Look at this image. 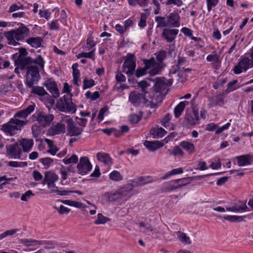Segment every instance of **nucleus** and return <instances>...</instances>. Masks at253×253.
Masks as SVG:
<instances>
[{"label":"nucleus","mask_w":253,"mask_h":253,"mask_svg":"<svg viewBox=\"0 0 253 253\" xmlns=\"http://www.w3.org/2000/svg\"><path fill=\"white\" fill-rule=\"evenodd\" d=\"M27 54L28 52L25 48H19V55L18 56L17 54H15L12 55V58L15 61V65H18L21 70L25 69L27 66L32 64L38 65L42 69L44 68V61L41 55H38L35 59L31 57H22Z\"/></svg>","instance_id":"nucleus-1"},{"label":"nucleus","mask_w":253,"mask_h":253,"mask_svg":"<svg viewBox=\"0 0 253 253\" xmlns=\"http://www.w3.org/2000/svg\"><path fill=\"white\" fill-rule=\"evenodd\" d=\"M129 101L134 106L150 107L151 108H155L158 105V102L152 100L151 95H146L145 94L140 93L135 91H131L128 96Z\"/></svg>","instance_id":"nucleus-2"},{"label":"nucleus","mask_w":253,"mask_h":253,"mask_svg":"<svg viewBox=\"0 0 253 253\" xmlns=\"http://www.w3.org/2000/svg\"><path fill=\"white\" fill-rule=\"evenodd\" d=\"M143 63L145 65L144 68H138L135 71V76L137 78L143 76L147 73L150 76H155L159 73L161 71V65L157 64L154 58L149 60H144Z\"/></svg>","instance_id":"nucleus-3"},{"label":"nucleus","mask_w":253,"mask_h":253,"mask_svg":"<svg viewBox=\"0 0 253 253\" xmlns=\"http://www.w3.org/2000/svg\"><path fill=\"white\" fill-rule=\"evenodd\" d=\"M29 30L25 26L19 27L15 30H11L5 32L4 35L8 41V44L17 46L20 45V43L16 42L17 41L23 40L26 37L29 35Z\"/></svg>","instance_id":"nucleus-4"},{"label":"nucleus","mask_w":253,"mask_h":253,"mask_svg":"<svg viewBox=\"0 0 253 253\" xmlns=\"http://www.w3.org/2000/svg\"><path fill=\"white\" fill-rule=\"evenodd\" d=\"M72 96L71 94L64 95L57 100L56 106L59 111L71 114L76 112L77 107L72 102Z\"/></svg>","instance_id":"nucleus-5"},{"label":"nucleus","mask_w":253,"mask_h":253,"mask_svg":"<svg viewBox=\"0 0 253 253\" xmlns=\"http://www.w3.org/2000/svg\"><path fill=\"white\" fill-rule=\"evenodd\" d=\"M253 67V47L250 51L241 57V60L234 68V73L239 74L244 70L246 71L248 69Z\"/></svg>","instance_id":"nucleus-6"},{"label":"nucleus","mask_w":253,"mask_h":253,"mask_svg":"<svg viewBox=\"0 0 253 253\" xmlns=\"http://www.w3.org/2000/svg\"><path fill=\"white\" fill-rule=\"evenodd\" d=\"M28 121L20 120L18 119H12L7 124L2 126L1 129L5 133L12 135L15 133V130H21V127L26 125Z\"/></svg>","instance_id":"nucleus-7"},{"label":"nucleus","mask_w":253,"mask_h":253,"mask_svg":"<svg viewBox=\"0 0 253 253\" xmlns=\"http://www.w3.org/2000/svg\"><path fill=\"white\" fill-rule=\"evenodd\" d=\"M30 64L26 66L25 69H27L26 84L28 87H32L34 84H36L39 80L40 79V75L39 74V68L42 69L40 66L37 65H33Z\"/></svg>","instance_id":"nucleus-8"},{"label":"nucleus","mask_w":253,"mask_h":253,"mask_svg":"<svg viewBox=\"0 0 253 253\" xmlns=\"http://www.w3.org/2000/svg\"><path fill=\"white\" fill-rule=\"evenodd\" d=\"M168 85L164 81H157L154 86V91L155 92H153V94H151L152 100L157 101L158 104L160 103L164 96L168 93Z\"/></svg>","instance_id":"nucleus-9"},{"label":"nucleus","mask_w":253,"mask_h":253,"mask_svg":"<svg viewBox=\"0 0 253 253\" xmlns=\"http://www.w3.org/2000/svg\"><path fill=\"white\" fill-rule=\"evenodd\" d=\"M104 197L109 202L126 201L130 197L129 191L124 188H121L114 192H106L104 193Z\"/></svg>","instance_id":"nucleus-10"},{"label":"nucleus","mask_w":253,"mask_h":253,"mask_svg":"<svg viewBox=\"0 0 253 253\" xmlns=\"http://www.w3.org/2000/svg\"><path fill=\"white\" fill-rule=\"evenodd\" d=\"M68 118L67 115L61 117L59 122L53 123L48 130V133L51 135H55L59 134L64 133L66 131V122H64Z\"/></svg>","instance_id":"nucleus-11"},{"label":"nucleus","mask_w":253,"mask_h":253,"mask_svg":"<svg viewBox=\"0 0 253 253\" xmlns=\"http://www.w3.org/2000/svg\"><path fill=\"white\" fill-rule=\"evenodd\" d=\"M122 67L123 71L128 76L133 75L136 67L134 56L133 54H127Z\"/></svg>","instance_id":"nucleus-12"},{"label":"nucleus","mask_w":253,"mask_h":253,"mask_svg":"<svg viewBox=\"0 0 253 253\" xmlns=\"http://www.w3.org/2000/svg\"><path fill=\"white\" fill-rule=\"evenodd\" d=\"M64 122H65V121ZM65 122L67 125V135L70 136H77L81 134L83 131V128L78 126L70 116H68V118L65 120Z\"/></svg>","instance_id":"nucleus-13"},{"label":"nucleus","mask_w":253,"mask_h":253,"mask_svg":"<svg viewBox=\"0 0 253 253\" xmlns=\"http://www.w3.org/2000/svg\"><path fill=\"white\" fill-rule=\"evenodd\" d=\"M52 114L46 113L43 111L36 112V121L42 127L48 126L54 119Z\"/></svg>","instance_id":"nucleus-14"},{"label":"nucleus","mask_w":253,"mask_h":253,"mask_svg":"<svg viewBox=\"0 0 253 253\" xmlns=\"http://www.w3.org/2000/svg\"><path fill=\"white\" fill-rule=\"evenodd\" d=\"M78 172L79 174L84 175L87 174L92 169V165L88 158L86 157H81L77 165Z\"/></svg>","instance_id":"nucleus-15"},{"label":"nucleus","mask_w":253,"mask_h":253,"mask_svg":"<svg viewBox=\"0 0 253 253\" xmlns=\"http://www.w3.org/2000/svg\"><path fill=\"white\" fill-rule=\"evenodd\" d=\"M6 149L7 156L16 159H20L22 150L18 143L7 145Z\"/></svg>","instance_id":"nucleus-16"},{"label":"nucleus","mask_w":253,"mask_h":253,"mask_svg":"<svg viewBox=\"0 0 253 253\" xmlns=\"http://www.w3.org/2000/svg\"><path fill=\"white\" fill-rule=\"evenodd\" d=\"M199 113L196 110H194L191 113H186L184 117V122L187 126H193L198 124Z\"/></svg>","instance_id":"nucleus-17"},{"label":"nucleus","mask_w":253,"mask_h":253,"mask_svg":"<svg viewBox=\"0 0 253 253\" xmlns=\"http://www.w3.org/2000/svg\"><path fill=\"white\" fill-rule=\"evenodd\" d=\"M166 17L168 27H179L180 26V16L177 12H171Z\"/></svg>","instance_id":"nucleus-18"},{"label":"nucleus","mask_w":253,"mask_h":253,"mask_svg":"<svg viewBox=\"0 0 253 253\" xmlns=\"http://www.w3.org/2000/svg\"><path fill=\"white\" fill-rule=\"evenodd\" d=\"M35 108V104H31L27 107L25 109L21 110L16 113L13 119H18L20 120H26V118L34 111Z\"/></svg>","instance_id":"nucleus-19"},{"label":"nucleus","mask_w":253,"mask_h":253,"mask_svg":"<svg viewBox=\"0 0 253 253\" xmlns=\"http://www.w3.org/2000/svg\"><path fill=\"white\" fill-rule=\"evenodd\" d=\"M178 33V30L175 29H164L162 33V37L168 42L173 41Z\"/></svg>","instance_id":"nucleus-20"},{"label":"nucleus","mask_w":253,"mask_h":253,"mask_svg":"<svg viewBox=\"0 0 253 253\" xmlns=\"http://www.w3.org/2000/svg\"><path fill=\"white\" fill-rule=\"evenodd\" d=\"M224 94H219L209 98V106L210 107L217 105L222 106L224 104Z\"/></svg>","instance_id":"nucleus-21"},{"label":"nucleus","mask_w":253,"mask_h":253,"mask_svg":"<svg viewBox=\"0 0 253 253\" xmlns=\"http://www.w3.org/2000/svg\"><path fill=\"white\" fill-rule=\"evenodd\" d=\"M238 165L244 167L251 164L253 157L250 155H243L236 157Z\"/></svg>","instance_id":"nucleus-22"},{"label":"nucleus","mask_w":253,"mask_h":253,"mask_svg":"<svg viewBox=\"0 0 253 253\" xmlns=\"http://www.w3.org/2000/svg\"><path fill=\"white\" fill-rule=\"evenodd\" d=\"M58 179V176L56 174L51 172H46L45 173L42 184H46L48 186H50L51 183H55Z\"/></svg>","instance_id":"nucleus-23"},{"label":"nucleus","mask_w":253,"mask_h":253,"mask_svg":"<svg viewBox=\"0 0 253 253\" xmlns=\"http://www.w3.org/2000/svg\"><path fill=\"white\" fill-rule=\"evenodd\" d=\"M98 161L103 163L105 165L111 166L113 164L112 158L109 154L104 152H99L96 155Z\"/></svg>","instance_id":"nucleus-24"},{"label":"nucleus","mask_w":253,"mask_h":253,"mask_svg":"<svg viewBox=\"0 0 253 253\" xmlns=\"http://www.w3.org/2000/svg\"><path fill=\"white\" fill-rule=\"evenodd\" d=\"M144 145L150 151H154L163 147V144L158 141H149L145 140Z\"/></svg>","instance_id":"nucleus-25"},{"label":"nucleus","mask_w":253,"mask_h":253,"mask_svg":"<svg viewBox=\"0 0 253 253\" xmlns=\"http://www.w3.org/2000/svg\"><path fill=\"white\" fill-rule=\"evenodd\" d=\"M19 145L21 146L24 152H29L32 149L34 141L32 139L23 138L19 141Z\"/></svg>","instance_id":"nucleus-26"},{"label":"nucleus","mask_w":253,"mask_h":253,"mask_svg":"<svg viewBox=\"0 0 253 253\" xmlns=\"http://www.w3.org/2000/svg\"><path fill=\"white\" fill-rule=\"evenodd\" d=\"M26 42L32 47L37 48L41 46L42 39L39 37H31L26 40Z\"/></svg>","instance_id":"nucleus-27"},{"label":"nucleus","mask_w":253,"mask_h":253,"mask_svg":"<svg viewBox=\"0 0 253 253\" xmlns=\"http://www.w3.org/2000/svg\"><path fill=\"white\" fill-rule=\"evenodd\" d=\"M189 104V102L187 101L180 102L174 108V113L175 118H179L183 111L186 106Z\"/></svg>","instance_id":"nucleus-28"},{"label":"nucleus","mask_w":253,"mask_h":253,"mask_svg":"<svg viewBox=\"0 0 253 253\" xmlns=\"http://www.w3.org/2000/svg\"><path fill=\"white\" fill-rule=\"evenodd\" d=\"M152 181V178L150 176H143L134 180L133 183L134 186H142Z\"/></svg>","instance_id":"nucleus-29"},{"label":"nucleus","mask_w":253,"mask_h":253,"mask_svg":"<svg viewBox=\"0 0 253 253\" xmlns=\"http://www.w3.org/2000/svg\"><path fill=\"white\" fill-rule=\"evenodd\" d=\"M32 88V92L36 94L41 97H43L44 98H46L49 96L48 94L44 90V89L41 86H34L30 87Z\"/></svg>","instance_id":"nucleus-30"},{"label":"nucleus","mask_w":253,"mask_h":253,"mask_svg":"<svg viewBox=\"0 0 253 253\" xmlns=\"http://www.w3.org/2000/svg\"><path fill=\"white\" fill-rule=\"evenodd\" d=\"M180 146L189 154H193L195 151L194 145L188 141L181 142L180 144Z\"/></svg>","instance_id":"nucleus-31"},{"label":"nucleus","mask_w":253,"mask_h":253,"mask_svg":"<svg viewBox=\"0 0 253 253\" xmlns=\"http://www.w3.org/2000/svg\"><path fill=\"white\" fill-rule=\"evenodd\" d=\"M164 188V191L168 192L178 189L179 188V186L176 180H174L166 183Z\"/></svg>","instance_id":"nucleus-32"},{"label":"nucleus","mask_w":253,"mask_h":253,"mask_svg":"<svg viewBox=\"0 0 253 253\" xmlns=\"http://www.w3.org/2000/svg\"><path fill=\"white\" fill-rule=\"evenodd\" d=\"M176 234L178 239L182 243L185 244H190L191 243L190 238L187 236L185 233L178 231Z\"/></svg>","instance_id":"nucleus-33"},{"label":"nucleus","mask_w":253,"mask_h":253,"mask_svg":"<svg viewBox=\"0 0 253 253\" xmlns=\"http://www.w3.org/2000/svg\"><path fill=\"white\" fill-rule=\"evenodd\" d=\"M95 49L92 50L89 52H81L77 55V57L79 59L82 57L88 58L94 60Z\"/></svg>","instance_id":"nucleus-34"},{"label":"nucleus","mask_w":253,"mask_h":253,"mask_svg":"<svg viewBox=\"0 0 253 253\" xmlns=\"http://www.w3.org/2000/svg\"><path fill=\"white\" fill-rule=\"evenodd\" d=\"M62 203L65 205L78 208H82L85 207V206L83 203L72 200H63L62 201Z\"/></svg>","instance_id":"nucleus-35"},{"label":"nucleus","mask_w":253,"mask_h":253,"mask_svg":"<svg viewBox=\"0 0 253 253\" xmlns=\"http://www.w3.org/2000/svg\"><path fill=\"white\" fill-rule=\"evenodd\" d=\"M167 55V52L165 51H160L157 53H156V59L158 62H156L157 64H160L161 65V70L163 68V61L164 59L166 58Z\"/></svg>","instance_id":"nucleus-36"},{"label":"nucleus","mask_w":253,"mask_h":253,"mask_svg":"<svg viewBox=\"0 0 253 253\" xmlns=\"http://www.w3.org/2000/svg\"><path fill=\"white\" fill-rule=\"evenodd\" d=\"M246 217V216H239L237 215H227L224 216L223 218L225 220H228L230 222H237L242 221L243 220V218Z\"/></svg>","instance_id":"nucleus-37"},{"label":"nucleus","mask_w":253,"mask_h":253,"mask_svg":"<svg viewBox=\"0 0 253 253\" xmlns=\"http://www.w3.org/2000/svg\"><path fill=\"white\" fill-rule=\"evenodd\" d=\"M110 178L115 181H119L123 179V176L121 173L117 170H113L109 174Z\"/></svg>","instance_id":"nucleus-38"},{"label":"nucleus","mask_w":253,"mask_h":253,"mask_svg":"<svg viewBox=\"0 0 253 253\" xmlns=\"http://www.w3.org/2000/svg\"><path fill=\"white\" fill-rule=\"evenodd\" d=\"M110 220L109 218L103 216L102 213H100L97 214V219L94 221V223L95 224H102Z\"/></svg>","instance_id":"nucleus-39"},{"label":"nucleus","mask_w":253,"mask_h":253,"mask_svg":"<svg viewBox=\"0 0 253 253\" xmlns=\"http://www.w3.org/2000/svg\"><path fill=\"white\" fill-rule=\"evenodd\" d=\"M155 20L158 23L157 27H168L166 16H157L155 18Z\"/></svg>","instance_id":"nucleus-40"},{"label":"nucleus","mask_w":253,"mask_h":253,"mask_svg":"<svg viewBox=\"0 0 253 253\" xmlns=\"http://www.w3.org/2000/svg\"><path fill=\"white\" fill-rule=\"evenodd\" d=\"M138 85L141 88V93L145 94L146 95L150 94L146 90V89L150 86V84H148L145 81H142L138 83Z\"/></svg>","instance_id":"nucleus-41"},{"label":"nucleus","mask_w":253,"mask_h":253,"mask_svg":"<svg viewBox=\"0 0 253 253\" xmlns=\"http://www.w3.org/2000/svg\"><path fill=\"white\" fill-rule=\"evenodd\" d=\"M152 131H153V135L158 138L162 137L166 133V131L162 127H158L152 130Z\"/></svg>","instance_id":"nucleus-42"},{"label":"nucleus","mask_w":253,"mask_h":253,"mask_svg":"<svg viewBox=\"0 0 253 253\" xmlns=\"http://www.w3.org/2000/svg\"><path fill=\"white\" fill-rule=\"evenodd\" d=\"M129 5L135 6L137 4L140 6H145L147 4L148 0H127Z\"/></svg>","instance_id":"nucleus-43"},{"label":"nucleus","mask_w":253,"mask_h":253,"mask_svg":"<svg viewBox=\"0 0 253 253\" xmlns=\"http://www.w3.org/2000/svg\"><path fill=\"white\" fill-rule=\"evenodd\" d=\"M27 165L26 162L10 161L8 162V166L13 168L24 167L27 166Z\"/></svg>","instance_id":"nucleus-44"},{"label":"nucleus","mask_w":253,"mask_h":253,"mask_svg":"<svg viewBox=\"0 0 253 253\" xmlns=\"http://www.w3.org/2000/svg\"><path fill=\"white\" fill-rule=\"evenodd\" d=\"M21 243L26 246H34L39 244V242L37 240H31L27 239L21 240Z\"/></svg>","instance_id":"nucleus-45"},{"label":"nucleus","mask_w":253,"mask_h":253,"mask_svg":"<svg viewBox=\"0 0 253 253\" xmlns=\"http://www.w3.org/2000/svg\"><path fill=\"white\" fill-rule=\"evenodd\" d=\"M139 226L140 228H144L143 232L145 233H147L149 231H153L154 230V228L152 226L148 223H145L144 222H140Z\"/></svg>","instance_id":"nucleus-46"},{"label":"nucleus","mask_w":253,"mask_h":253,"mask_svg":"<svg viewBox=\"0 0 253 253\" xmlns=\"http://www.w3.org/2000/svg\"><path fill=\"white\" fill-rule=\"evenodd\" d=\"M83 83L84 89L90 88L95 85V81L93 79L87 80L84 79L83 81Z\"/></svg>","instance_id":"nucleus-47"},{"label":"nucleus","mask_w":253,"mask_h":253,"mask_svg":"<svg viewBox=\"0 0 253 253\" xmlns=\"http://www.w3.org/2000/svg\"><path fill=\"white\" fill-rule=\"evenodd\" d=\"M235 212H243L246 211L248 207L244 202L240 203L239 204L235 205Z\"/></svg>","instance_id":"nucleus-48"},{"label":"nucleus","mask_w":253,"mask_h":253,"mask_svg":"<svg viewBox=\"0 0 253 253\" xmlns=\"http://www.w3.org/2000/svg\"><path fill=\"white\" fill-rule=\"evenodd\" d=\"M176 181L178 185L179 188L185 186L189 183L191 180L189 178H183L181 179H176Z\"/></svg>","instance_id":"nucleus-49"},{"label":"nucleus","mask_w":253,"mask_h":253,"mask_svg":"<svg viewBox=\"0 0 253 253\" xmlns=\"http://www.w3.org/2000/svg\"><path fill=\"white\" fill-rule=\"evenodd\" d=\"M78 161V158L76 155H73L70 158L64 159L63 162L65 164L68 165L72 163H76Z\"/></svg>","instance_id":"nucleus-50"},{"label":"nucleus","mask_w":253,"mask_h":253,"mask_svg":"<svg viewBox=\"0 0 253 253\" xmlns=\"http://www.w3.org/2000/svg\"><path fill=\"white\" fill-rule=\"evenodd\" d=\"M34 194L31 190L26 191L23 194L21 197V200L23 201H27L31 197L34 196Z\"/></svg>","instance_id":"nucleus-51"},{"label":"nucleus","mask_w":253,"mask_h":253,"mask_svg":"<svg viewBox=\"0 0 253 253\" xmlns=\"http://www.w3.org/2000/svg\"><path fill=\"white\" fill-rule=\"evenodd\" d=\"M206 2L208 10L210 12L213 7L215 6L217 4L218 0H206Z\"/></svg>","instance_id":"nucleus-52"},{"label":"nucleus","mask_w":253,"mask_h":253,"mask_svg":"<svg viewBox=\"0 0 253 253\" xmlns=\"http://www.w3.org/2000/svg\"><path fill=\"white\" fill-rule=\"evenodd\" d=\"M41 162L46 168H48L53 163V161L50 158H42L40 160Z\"/></svg>","instance_id":"nucleus-53"},{"label":"nucleus","mask_w":253,"mask_h":253,"mask_svg":"<svg viewBox=\"0 0 253 253\" xmlns=\"http://www.w3.org/2000/svg\"><path fill=\"white\" fill-rule=\"evenodd\" d=\"M221 163L219 158L215 160V162H212L209 167L213 169H216L221 168Z\"/></svg>","instance_id":"nucleus-54"},{"label":"nucleus","mask_w":253,"mask_h":253,"mask_svg":"<svg viewBox=\"0 0 253 253\" xmlns=\"http://www.w3.org/2000/svg\"><path fill=\"white\" fill-rule=\"evenodd\" d=\"M183 172V169L181 168L173 169L165 176V178H166L168 176H169L170 175H175V174H181V173H182Z\"/></svg>","instance_id":"nucleus-55"},{"label":"nucleus","mask_w":253,"mask_h":253,"mask_svg":"<svg viewBox=\"0 0 253 253\" xmlns=\"http://www.w3.org/2000/svg\"><path fill=\"white\" fill-rule=\"evenodd\" d=\"M170 154L173 155L174 156L179 155L183 156L184 155V153L178 146H175L172 150V151L170 153Z\"/></svg>","instance_id":"nucleus-56"},{"label":"nucleus","mask_w":253,"mask_h":253,"mask_svg":"<svg viewBox=\"0 0 253 253\" xmlns=\"http://www.w3.org/2000/svg\"><path fill=\"white\" fill-rule=\"evenodd\" d=\"M24 7V5L22 4H19V5L13 4L10 6L9 12H12L19 9H23Z\"/></svg>","instance_id":"nucleus-57"},{"label":"nucleus","mask_w":253,"mask_h":253,"mask_svg":"<svg viewBox=\"0 0 253 253\" xmlns=\"http://www.w3.org/2000/svg\"><path fill=\"white\" fill-rule=\"evenodd\" d=\"M166 4L167 5L174 4L179 7L182 5L183 2L182 0H167Z\"/></svg>","instance_id":"nucleus-58"},{"label":"nucleus","mask_w":253,"mask_h":253,"mask_svg":"<svg viewBox=\"0 0 253 253\" xmlns=\"http://www.w3.org/2000/svg\"><path fill=\"white\" fill-rule=\"evenodd\" d=\"M140 120L141 117L137 114L131 115L129 116V121L133 124H137Z\"/></svg>","instance_id":"nucleus-59"},{"label":"nucleus","mask_w":253,"mask_h":253,"mask_svg":"<svg viewBox=\"0 0 253 253\" xmlns=\"http://www.w3.org/2000/svg\"><path fill=\"white\" fill-rule=\"evenodd\" d=\"M86 44L87 47L88 48V50L96 45L95 42L94 41L93 38H92L91 36H90L87 39Z\"/></svg>","instance_id":"nucleus-60"},{"label":"nucleus","mask_w":253,"mask_h":253,"mask_svg":"<svg viewBox=\"0 0 253 253\" xmlns=\"http://www.w3.org/2000/svg\"><path fill=\"white\" fill-rule=\"evenodd\" d=\"M237 80H235L228 84L227 86L229 91H232L237 89V87H235V85L237 84Z\"/></svg>","instance_id":"nucleus-61"},{"label":"nucleus","mask_w":253,"mask_h":253,"mask_svg":"<svg viewBox=\"0 0 253 253\" xmlns=\"http://www.w3.org/2000/svg\"><path fill=\"white\" fill-rule=\"evenodd\" d=\"M58 20H55L51 22L50 24L49 28L52 30H57L59 29V24L58 23Z\"/></svg>","instance_id":"nucleus-62"},{"label":"nucleus","mask_w":253,"mask_h":253,"mask_svg":"<svg viewBox=\"0 0 253 253\" xmlns=\"http://www.w3.org/2000/svg\"><path fill=\"white\" fill-rule=\"evenodd\" d=\"M116 80L118 82H124L126 81V77L121 72H118L116 75Z\"/></svg>","instance_id":"nucleus-63"},{"label":"nucleus","mask_w":253,"mask_h":253,"mask_svg":"<svg viewBox=\"0 0 253 253\" xmlns=\"http://www.w3.org/2000/svg\"><path fill=\"white\" fill-rule=\"evenodd\" d=\"M33 176L36 181H39L42 179L43 176L42 174L37 170H34L33 172Z\"/></svg>","instance_id":"nucleus-64"}]
</instances>
